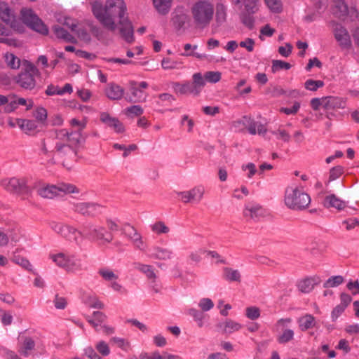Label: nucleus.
<instances>
[{
	"label": "nucleus",
	"instance_id": "obj_60",
	"mask_svg": "<svg viewBox=\"0 0 359 359\" xmlns=\"http://www.w3.org/2000/svg\"><path fill=\"white\" fill-rule=\"evenodd\" d=\"M198 306L201 309L202 311H208L213 308L214 303L209 298H203L200 300Z\"/></svg>",
	"mask_w": 359,
	"mask_h": 359
},
{
	"label": "nucleus",
	"instance_id": "obj_5",
	"mask_svg": "<svg viewBox=\"0 0 359 359\" xmlns=\"http://www.w3.org/2000/svg\"><path fill=\"white\" fill-rule=\"evenodd\" d=\"M284 201L288 208L302 210L309 206L311 198L309 194L298 187H289L285 189Z\"/></svg>",
	"mask_w": 359,
	"mask_h": 359
},
{
	"label": "nucleus",
	"instance_id": "obj_35",
	"mask_svg": "<svg viewBox=\"0 0 359 359\" xmlns=\"http://www.w3.org/2000/svg\"><path fill=\"white\" fill-rule=\"evenodd\" d=\"M193 82L191 84L194 90L197 91V95L201 93V90L205 85V79L201 73H195L193 76Z\"/></svg>",
	"mask_w": 359,
	"mask_h": 359
},
{
	"label": "nucleus",
	"instance_id": "obj_42",
	"mask_svg": "<svg viewBox=\"0 0 359 359\" xmlns=\"http://www.w3.org/2000/svg\"><path fill=\"white\" fill-rule=\"evenodd\" d=\"M175 90L180 94H192L197 95V91L194 90L192 86L190 83H186L184 84L177 83L175 85Z\"/></svg>",
	"mask_w": 359,
	"mask_h": 359
},
{
	"label": "nucleus",
	"instance_id": "obj_25",
	"mask_svg": "<svg viewBox=\"0 0 359 359\" xmlns=\"http://www.w3.org/2000/svg\"><path fill=\"white\" fill-rule=\"evenodd\" d=\"M105 94L110 100H120L124 94V90L118 85L110 83L105 90Z\"/></svg>",
	"mask_w": 359,
	"mask_h": 359
},
{
	"label": "nucleus",
	"instance_id": "obj_57",
	"mask_svg": "<svg viewBox=\"0 0 359 359\" xmlns=\"http://www.w3.org/2000/svg\"><path fill=\"white\" fill-rule=\"evenodd\" d=\"M123 233L130 241L139 232L134 226L128 224L123 229Z\"/></svg>",
	"mask_w": 359,
	"mask_h": 359
},
{
	"label": "nucleus",
	"instance_id": "obj_34",
	"mask_svg": "<svg viewBox=\"0 0 359 359\" xmlns=\"http://www.w3.org/2000/svg\"><path fill=\"white\" fill-rule=\"evenodd\" d=\"M153 4L159 13L165 15L170 9L172 0H153Z\"/></svg>",
	"mask_w": 359,
	"mask_h": 359
},
{
	"label": "nucleus",
	"instance_id": "obj_23",
	"mask_svg": "<svg viewBox=\"0 0 359 359\" xmlns=\"http://www.w3.org/2000/svg\"><path fill=\"white\" fill-rule=\"evenodd\" d=\"M323 205L327 208H334L338 210H343L346 207V202L341 200L334 194L327 196L323 201Z\"/></svg>",
	"mask_w": 359,
	"mask_h": 359
},
{
	"label": "nucleus",
	"instance_id": "obj_44",
	"mask_svg": "<svg viewBox=\"0 0 359 359\" xmlns=\"http://www.w3.org/2000/svg\"><path fill=\"white\" fill-rule=\"evenodd\" d=\"M216 20L218 23L222 24L226 19V8L222 4H218L216 6Z\"/></svg>",
	"mask_w": 359,
	"mask_h": 359
},
{
	"label": "nucleus",
	"instance_id": "obj_22",
	"mask_svg": "<svg viewBox=\"0 0 359 359\" xmlns=\"http://www.w3.org/2000/svg\"><path fill=\"white\" fill-rule=\"evenodd\" d=\"M346 100L342 97L327 96L324 97L323 108L326 110L344 109Z\"/></svg>",
	"mask_w": 359,
	"mask_h": 359
},
{
	"label": "nucleus",
	"instance_id": "obj_13",
	"mask_svg": "<svg viewBox=\"0 0 359 359\" xmlns=\"http://www.w3.org/2000/svg\"><path fill=\"white\" fill-rule=\"evenodd\" d=\"M0 18L15 31L20 32L22 25L16 18L13 11L6 2H0Z\"/></svg>",
	"mask_w": 359,
	"mask_h": 359
},
{
	"label": "nucleus",
	"instance_id": "obj_30",
	"mask_svg": "<svg viewBox=\"0 0 359 359\" xmlns=\"http://www.w3.org/2000/svg\"><path fill=\"white\" fill-rule=\"evenodd\" d=\"M53 30L58 39H62L66 42L76 43V41L75 38L68 33L64 28L58 25H55L53 27Z\"/></svg>",
	"mask_w": 359,
	"mask_h": 359
},
{
	"label": "nucleus",
	"instance_id": "obj_32",
	"mask_svg": "<svg viewBox=\"0 0 359 359\" xmlns=\"http://www.w3.org/2000/svg\"><path fill=\"white\" fill-rule=\"evenodd\" d=\"M198 46L197 45H191L190 43H186L184 46L185 52L182 53L181 55L182 56H193L200 60H203L207 58V55L205 54H201L198 53L197 52H195V50L197 49Z\"/></svg>",
	"mask_w": 359,
	"mask_h": 359
},
{
	"label": "nucleus",
	"instance_id": "obj_64",
	"mask_svg": "<svg viewBox=\"0 0 359 359\" xmlns=\"http://www.w3.org/2000/svg\"><path fill=\"white\" fill-rule=\"evenodd\" d=\"M111 342L116 344L118 347L123 348L125 351H126L130 347L129 343L122 338L112 337L111 339Z\"/></svg>",
	"mask_w": 359,
	"mask_h": 359
},
{
	"label": "nucleus",
	"instance_id": "obj_6",
	"mask_svg": "<svg viewBox=\"0 0 359 359\" xmlns=\"http://www.w3.org/2000/svg\"><path fill=\"white\" fill-rule=\"evenodd\" d=\"M233 3L239 8H242L240 15L242 22L245 26L252 28L255 22L252 15L259 11L260 0H233Z\"/></svg>",
	"mask_w": 359,
	"mask_h": 359
},
{
	"label": "nucleus",
	"instance_id": "obj_49",
	"mask_svg": "<svg viewBox=\"0 0 359 359\" xmlns=\"http://www.w3.org/2000/svg\"><path fill=\"white\" fill-rule=\"evenodd\" d=\"M143 109L140 105H133L124 110V114L128 116H139L143 114Z\"/></svg>",
	"mask_w": 359,
	"mask_h": 359
},
{
	"label": "nucleus",
	"instance_id": "obj_62",
	"mask_svg": "<svg viewBox=\"0 0 359 359\" xmlns=\"http://www.w3.org/2000/svg\"><path fill=\"white\" fill-rule=\"evenodd\" d=\"M342 173L343 168L341 166L332 168L330 171L329 182L337 180L342 175Z\"/></svg>",
	"mask_w": 359,
	"mask_h": 359
},
{
	"label": "nucleus",
	"instance_id": "obj_50",
	"mask_svg": "<svg viewBox=\"0 0 359 359\" xmlns=\"http://www.w3.org/2000/svg\"><path fill=\"white\" fill-rule=\"evenodd\" d=\"M291 67V65L287 62L278 60H274L272 61V72H276L281 69H289Z\"/></svg>",
	"mask_w": 359,
	"mask_h": 359
},
{
	"label": "nucleus",
	"instance_id": "obj_63",
	"mask_svg": "<svg viewBox=\"0 0 359 359\" xmlns=\"http://www.w3.org/2000/svg\"><path fill=\"white\" fill-rule=\"evenodd\" d=\"M299 108L300 104L297 102H295L292 107H282L280 109V111L287 115L295 114L299 111Z\"/></svg>",
	"mask_w": 359,
	"mask_h": 359
},
{
	"label": "nucleus",
	"instance_id": "obj_12",
	"mask_svg": "<svg viewBox=\"0 0 359 359\" xmlns=\"http://www.w3.org/2000/svg\"><path fill=\"white\" fill-rule=\"evenodd\" d=\"M148 86L149 84L146 81H130L129 83V90L130 94L126 97V100L130 103H140L145 102L147 95L144 90L147 89Z\"/></svg>",
	"mask_w": 359,
	"mask_h": 359
},
{
	"label": "nucleus",
	"instance_id": "obj_55",
	"mask_svg": "<svg viewBox=\"0 0 359 359\" xmlns=\"http://www.w3.org/2000/svg\"><path fill=\"white\" fill-rule=\"evenodd\" d=\"M246 316L250 320H256L260 316V310L256 306H250L246 308Z\"/></svg>",
	"mask_w": 359,
	"mask_h": 359
},
{
	"label": "nucleus",
	"instance_id": "obj_20",
	"mask_svg": "<svg viewBox=\"0 0 359 359\" xmlns=\"http://www.w3.org/2000/svg\"><path fill=\"white\" fill-rule=\"evenodd\" d=\"M100 121L107 126L113 128L116 133H121L124 131L123 123L117 118L111 116L108 113H101Z\"/></svg>",
	"mask_w": 359,
	"mask_h": 359
},
{
	"label": "nucleus",
	"instance_id": "obj_61",
	"mask_svg": "<svg viewBox=\"0 0 359 359\" xmlns=\"http://www.w3.org/2000/svg\"><path fill=\"white\" fill-rule=\"evenodd\" d=\"M95 348L97 350V351L100 354H102L103 356H107L110 353V350H109V347L108 344L104 341H99L96 344Z\"/></svg>",
	"mask_w": 359,
	"mask_h": 359
},
{
	"label": "nucleus",
	"instance_id": "obj_54",
	"mask_svg": "<svg viewBox=\"0 0 359 359\" xmlns=\"http://www.w3.org/2000/svg\"><path fill=\"white\" fill-rule=\"evenodd\" d=\"M13 261L29 271H33L32 265L31 264L29 261L25 259V257L15 256L13 258Z\"/></svg>",
	"mask_w": 359,
	"mask_h": 359
},
{
	"label": "nucleus",
	"instance_id": "obj_26",
	"mask_svg": "<svg viewBox=\"0 0 359 359\" xmlns=\"http://www.w3.org/2000/svg\"><path fill=\"white\" fill-rule=\"evenodd\" d=\"M299 327L302 331L313 328L316 325V318L311 314H305L297 320Z\"/></svg>",
	"mask_w": 359,
	"mask_h": 359
},
{
	"label": "nucleus",
	"instance_id": "obj_51",
	"mask_svg": "<svg viewBox=\"0 0 359 359\" xmlns=\"http://www.w3.org/2000/svg\"><path fill=\"white\" fill-rule=\"evenodd\" d=\"M9 98H11L10 101L8 102V104L6 105L4 108V111L7 114L13 112L18 107L16 95H9Z\"/></svg>",
	"mask_w": 359,
	"mask_h": 359
},
{
	"label": "nucleus",
	"instance_id": "obj_14",
	"mask_svg": "<svg viewBox=\"0 0 359 359\" xmlns=\"http://www.w3.org/2000/svg\"><path fill=\"white\" fill-rule=\"evenodd\" d=\"M330 26L334 35V38L342 48L348 49L351 46V41L347 30L334 21L330 22Z\"/></svg>",
	"mask_w": 359,
	"mask_h": 359
},
{
	"label": "nucleus",
	"instance_id": "obj_1",
	"mask_svg": "<svg viewBox=\"0 0 359 359\" xmlns=\"http://www.w3.org/2000/svg\"><path fill=\"white\" fill-rule=\"evenodd\" d=\"M72 127H77L74 131L67 129L56 130L54 136L42 140L41 150L48 156L58 161L67 169H70L77 161L78 150L82 142V130L86 122L72 118L69 121Z\"/></svg>",
	"mask_w": 359,
	"mask_h": 359
},
{
	"label": "nucleus",
	"instance_id": "obj_2",
	"mask_svg": "<svg viewBox=\"0 0 359 359\" xmlns=\"http://www.w3.org/2000/svg\"><path fill=\"white\" fill-rule=\"evenodd\" d=\"M92 12L96 19L107 29L114 32L116 29V19L125 18L126 5L123 0H106L103 6L100 1L91 3Z\"/></svg>",
	"mask_w": 359,
	"mask_h": 359
},
{
	"label": "nucleus",
	"instance_id": "obj_33",
	"mask_svg": "<svg viewBox=\"0 0 359 359\" xmlns=\"http://www.w3.org/2000/svg\"><path fill=\"white\" fill-rule=\"evenodd\" d=\"M315 280L312 278H306L298 283L297 287L300 292L303 293H309L311 292L315 286Z\"/></svg>",
	"mask_w": 359,
	"mask_h": 359
},
{
	"label": "nucleus",
	"instance_id": "obj_15",
	"mask_svg": "<svg viewBox=\"0 0 359 359\" xmlns=\"http://www.w3.org/2000/svg\"><path fill=\"white\" fill-rule=\"evenodd\" d=\"M27 182L25 177H12L1 180L0 184L8 191L19 193L27 189Z\"/></svg>",
	"mask_w": 359,
	"mask_h": 359
},
{
	"label": "nucleus",
	"instance_id": "obj_7",
	"mask_svg": "<svg viewBox=\"0 0 359 359\" xmlns=\"http://www.w3.org/2000/svg\"><path fill=\"white\" fill-rule=\"evenodd\" d=\"M22 71L16 77V83L22 88L32 90L36 86L35 76L39 75V70L27 60L22 62Z\"/></svg>",
	"mask_w": 359,
	"mask_h": 359
},
{
	"label": "nucleus",
	"instance_id": "obj_48",
	"mask_svg": "<svg viewBox=\"0 0 359 359\" xmlns=\"http://www.w3.org/2000/svg\"><path fill=\"white\" fill-rule=\"evenodd\" d=\"M323 86L324 82L320 80L308 79L304 83L305 88L311 91H316Z\"/></svg>",
	"mask_w": 359,
	"mask_h": 359
},
{
	"label": "nucleus",
	"instance_id": "obj_16",
	"mask_svg": "<svg viewBox=\"0 0 359 359\" xmlns=\"http://www.w3.org/2000/svg\"><path fill=\"white\" fill-rule=\"evenodd\" d=\"M266 210L259 204L248 203L245 205L243 215L248 221L257 222L266 215Z\"/></svg>",
	"mask_w": 359,
	"mask_h": 359
},
{
	"label": "nucleus",
	"instance_id": "obj_47",
	"mask_svg": "<svg viewBox=\"0 0 359 359\" xmlns=\"http://www.w3.org/2000/svg\"><path fill=\"white\" fill-rule=\"evenodd\" d=\"M188 20V16L184 13L176 14L172 19L174 26L177 28H182Z\"/></svg>",
	"mask_w": 359,
	"mask_h": 359
},
{
	"label": "nucleus",
	"instance_id": "obj_52",
	"mask_svg": "<svg viewBox=\"0 0 359 359\" xmlns=\"http://www.w3.org/2000/svg\"><path fill=\"white\" fill-rule=\"evenodd\" d=\"M222 74L219 72L209 71L205 73L204 78L206 81L215 83L220 81Z\"/></svg>",
	"mask_w": 359,
	"mask_h": 359
},
{
	"label": "nucleus",
	"instance_id": "obj_24",
	"mask_svg": "<svg viewBox=\"0 0 359 359\" xmlns=\"http://www.w3.org/2000/svg\"><path fill=\"white\" fill-rule=\"evenodd\" d=\"M96 205L90 203H77L74 204V212L84 216H91L96 210Z\"/></svg>",
	"mask_w": 359,
	"mask_h": 359
},
{
	"label": "nucleus",
	"instance_id": "obj_53",
	"mask_svg": "<svg viewBox=\"0 0 359 359\" xmlns=\"http://www.w3.org/2000/svg\"><path fill=\"white\" fill-rule=\"evenodd\" d=\"M241 169L243 171L247 172L246 176L248 179H251L257 172L255 163L251 162L243 165Z\"/></svg>",
	"mask_w": 359,
	"mask_h": 359
},
{
	"label": "nucleus",
	"instance_id": "obj_38",
	"mask_svg": "<svg viewBox=\"0 0 359 359\" xmlns=\"http://www.w3.org/2000/svg\"><path fill=\"white\" fill-rule=\"evenodd\" d=\"M283 332L277 337V341L279 344H286L294 339V332L292 330L288 328H282Z\"/></svg>",
	"mask_w": 359,
	"mask_h": 359
},
{
	"label": "nucleus",
	"instance_id": "obj_31",
	"mask_svg": "<svg viewBox=\"0 0 359 359\" xmlns=\"http://www.w3.org/2000/svg\"><path fill=\"white\" fill-rule=\"evenodd\" d=\"M135 269L145 274L149 281L158 278L151 265L138 263L136 264Z\"/></svg>",
	"mask_w": 359,
	"mask_h": 359
},
{
	"label": "nucleus",
	"instance_id": "obj_19",
	"mask_svg": "<svg viewBox=\"0 0 359 359\" xmlns=\"http://www.w3.org/2000/svg\"><path fill=\"white\" fill-rule=\"evenodd\" d=\"M172 251L167 248L154 245L149 250L148 256L151 259L168 260L172 259Z\"/></svg>",
	"mask_w": 359,
	"mask_h": 359
},
{
	"label": "nucleus",
	"instance_id": "obj_40",
	"mask_svg": "<svg viewBox=\"0 0 359 359\" xmlns=\"http://www.w3.org/2000/svg\"><path fill=\"white\" fill-rule=\"evenodd\" d=\"M266 7L271 12L280 13L283 11V4L281 0H264Z\"/></svg>",
	"mask_w": 359,
	"mask_h": 359
},
{
	"label": "nucleus",
	"instance_id": "obj_11",
	"mask_svg": "<svg viewBox=\"0 0 359 359\" xmlns=\"http://www.w3.org/2000/svg\"><path fill=\"white\" fill-rule=\"evenodd\" d=\"M52 230L57 234L69 241L78 243L82 240V232L78 229L69 224L53 222L51 224Z\"/></svg>",
	"mask_w": 359,
	"mask_h": 359
},
{
	"label": "nucleus",
	"instance_id": "obj_29",
	"mask_svg": "<svg viewBox=\"0 0 359 359\" xmlns=\"http://www.w3.org/2000/svg\"><path fill=\"white\" fill-rule=\"evenodd\" d=\"M218 327H223V333L231 334L242 328V325L231 319H226L223 323L219 324Z\"/></svg>",
	"mask_w": 359,
	"mask_h": 359
},
{
	"label": "nucleus",
	"instance_id": "obj_17",
	"mask_svg": "<svg viewBox=\"0 0 359 359\" xmlns=\"http://www.w3.org/2000/svg\"><path fill=\"white\" fill-rule=\"evenodd\" d=\"M332 11L338 18L344 19L348 14L352 18L358 17V11L353 8L348 10L344 0H332Z\"/></svg>",
	"mask_w": 359,
	"mask_h": 359
},
{
	"label": "nucleus",
	"instance_id": "obj_18",
	"mask_svg": "<svg viewBox=\"0 0 359 359\" xmlns=\"http://www.w3.org/2000/svg\"><path fill=\"white\" fill-rule=\"evenodd\" d=\"M203 194L204 189L202 187H196L189 191L179 192L177 194L183 203H188L194 201H201Z\"/></svg>",
	"mask_w": 359,
	"mask_h": 359
},
{
	"label": "nucleus",
	"instance_id": "obj_37",
	"mask_svg": "<svg viewBox=\"0 0 359 359\" xmlns=\"http://www.w3.org/2000/svg\"><path fill=\"white\" fill-rule=\"evenodd\" d=\"M151 231L156 235L167 234L170 229L163 221H157L151 225Z\"/></svg>",
	"mask_w": 359,
	"mask_h": 359
},
{
	"label": "nucleus",
	"instance_id": "obj_39",
	"mask_svg": "<svg viewBox=\"0 0 359 359\" xmlns=\"http://www.w3.org/2000/svg\"><path fill=\"white\" fill-rule=\"evenodd\" d=\"M4 57L7 66L10 68L17 69L20 67L21 65L20 60L13 53H7Z\"/></svg>",
	"mask_w": 359,
	"mask_h": 359
},
{
	"label": "nucleus",
	"instance_id": "obj_8",
	"mask_svg": "<svg viewBox=\"0 0 359 359\" xmlns=\"http://www.w3.org/2000/svg\"><path fill=\"white\" fill-rule=\"evenodd\" d=\"M79 189L72 184L61 183L58 185L46 184L37 189V194L43 198L53 199L61 194L79 193Z\"/></svg>",
	"mask_w": 359,
	"mask_h": 359
},
{
	"label": "nucleus",
	"instance_id": "obj_28",
	"mask_svg": "<svg viewBox=\"0 0 359 359\" xmlns=\"http://www.w3.org/2000/svg\"><path fill=\"white\" fill-rule=\"evenodd\" d=\"M17 125L26 134L34 133L37 128V124L35 121L29 119L16 118Z\"/></svg>",
	"mask_w": 359,
	"mask_h": 359
},
{
	"label": "nucleus",
	"instance_id": "obj_3",
	"mask_svg": "<svg viewBox=\"0 0 359 359\" xmlns=\"http://www.w3.org/2000/svg\"><path fill=\"white\" fill-rule=\"evenodd\" d=\"M49 258L57 266L68 273L77 274L86 269L82 259L75 254L61 252L50 254Z\"/></svg>",
	"mask_w": 359,
	"mask_h": 359
},
{
	"label": "nucleus",
	"instance_id": "obj_10",
	"mask_svg": "<svg viewBox=\"0 0 359 359\" xmlns=\"http://www.w3.org/2000/svg\"><path fill=\"white\" fill-rule=\"evenodd\" d=\"M22 21L32 29L43 35L48 34V28L39 16L29 8H22L20 11Z\"/></svg>",
	"mask_w": 359,
	"mask_h": 359
},
{
	"label": "nucleus",
	"instance_id": "obj_21",
	"mask_svg": "<svg viewBox=\"0 0 359 359\" xmlns=\"http://www.w3.org/2000/svg\"><path fill=\"white\" fill-rule=\"evenodd\" d=\"M118 23L121 25L120 32L122 37L128 43H132L134 41L133 28L128 18L125 17L118 20Z\"/></svg>",
	"mask_w": 359,
	"mask_h": 359
},
{
	"label": "nucleus",
	"instance_id": "obj_41",
	"mask_svg": "<svg viewBox=\"0 0 359 359\" xmlns=\"http://www.w3.org/2000/svg\"><path fill=\"white\" fill-rule=\"evenodd\" d=\"M344 282V278L341 276H334L329 278L324 283L323 287L330 288L340 285Z\"/></svg>",
	"mask_w": 359,
	"mask_h": 359
},
{
	"label": "nucleus",
	"instance_id": "obj_56",
	"mask_svg": "<svg viewBox=\"0 0 359 359\" xmlns=\"http://www.w3.org/2000/svg\"><path fill=\"white\" fill-rule=\"evenodd\" d=\"M277 139L281 140L285 142H287L290 140V135L285 129L279 128L277 130L273 131Z\"/></svg>",
	"mask_w": 359,
	"mask_h": 359
},
{
	"label": "nucleus",
	"instance_id": "obj_9",
	"mask_svg": "<svg viewBox=\"0 0 359 359\" xmlns=\"http://www.w3.org/2000/svg\"><path fill=\"white\" fill-rule=\"evenodd\" d=\"M81 232L82 240L85 238L93 239L102 241L107 243H111L113 240L112 234L107 233L104 227L95 225L91 222L83 224Z\"/></svg>",
	"mask_w": 359,
	"mask_h": 359
},
{
	"label": "nucleus",
	"instance_id": "obj_27",
	"mask_svg": "<svg viewBox=\"0 0 359 359\" xmlns=\"http://www.w3.org/2000/svg\"><path fill=\"white\" fill-rule=\"evenodd\" d=\"M35 341L29 337H25L23 341L19 345L18 351V353L24 356L28 357L30 351L34 349Z\"/></svg>",
	"mask_w": 359,
	"mask_h": 359
},
{
	"label": "nucleus",
	"instance_id": "obj_46",
	"mask_svg": "<svg viewBox=\"0 0 359 359\" xmlns=\"http://www.w3.org/2000/svg\"><path fill=\"white\" fill-rule=\"evenodd\" d=\"M248 130L252 135H255L257 133L259 135L264 134L266 132V129L264 126L257 122H252L248 127Z\"/></svg>",
	"mask_w": 359,
	"mask_h": 359
},
{
	"label": "nucleus",
	"instance_id": "obj_43",
	"mask_svg": "<svg viewBox=\"0 0 359 359\" xmlns=\"http://www.w3.org/2000/svg\"><path fill=\"white\" fill-rule=\"evenodd\" d=\"M98 273L106 281L109 282L116 280L118 278V275L115 274L112 270L108 268H102L99 269Z\"/></svg>",
	"mask_w": 359,
	"mask_h": 359
},
{
	"label": "nucleus",
	"instance_id": "obj_4",
	"mask_svg": "<svg viewBox=\"0 0 359 359\" xmlns=\"http://www.w3.org/2000/svg\"><path fill=\"white\" fill-rule=\"evenodd\" d=\"M194 25L199 29L207 27L213 19L215 8L212 3L206 0L196 2L191 8Z\"/></svg>",
	"mask_w": 359,
	"mask_h": 359
},
{
	"label": "nucleus",
	"instance_id": "obj_58",
	"mask_svg": "<svg viewBox=\"0 0 359 359\" xmlns=\"http://www.w3.org/2000/svg\"><path fill=\"white\" fill-rule=\"evenodd\" d=\"M123 233L130 241L139 232L134 226L128 224L123 229Z\"/></svg>",
	"mask_w": 359,
	"mask_h": 359
},
{
	"label": "nucleus",
	"instance_id": "obj_45",
	"mask_svg": "<svg viewBox=\"0 0 359 359\" xmlns=\"http://www.w3.org/2000/svg\"><path fill=\"white\" fill-rule=\"evenodd\" d=\"M133 245L140 251H145L147 248V243L144 241L142 235L138 233L131 241Z\"/></svg>",
	"mask_w": 359,
	"mask_h": 359
},
{
	"label": "nucleus",
	"instance_id": "obj_59",
	"mask_svg": "<svg viewBox=\"0 0 359 359\" xmlns=\"http://www.w3.org/2000/svg\"><path fill=\"white\" fill-rule=\"evenodd\" d=\"M33 116L37 121L43 122L47 118V111L43 107H39L34 111Z\"/></svg>",
	"mask_w": 359,
	"mask_h": 359
},
{
	"label": "nucleus",
	"instance_id": "obj_36",
	"mask_svg": "<svg viewBox=\"0 0 359 359\" xmlns=\"http://www.w3.org/2000/svg\"><path fill=\"white\" fill-rule=\"evenodd\" d=\"M224 278L228 281L241 282V276L238 270L226 267L224 269Z\"/></svg>",
	"mask_w": 359,
	"mask_h": 359
}]
</instances>
